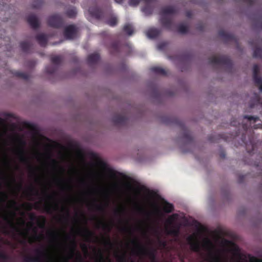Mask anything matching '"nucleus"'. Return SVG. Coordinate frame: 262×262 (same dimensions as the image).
Listing matches in <instances>:
<instances>
[{
    "label": "nucleus",
    "mask_w": 262,
    "mask_h": 262,
    "mask_svg": "<svg viewBox=\"0 0 262 262\" xmlns=\"http://www.w3.org/2000/svg\"><path fill=\"white\" fill-rule=\"evenodd\" d=\"M20 47L23 52L29 53L31 45L27 41H23L20 43Z\"/></svg>",
    "instance_id": "obj_32"
},
{
    "label": "nucleus",
    "mask_w": 262,
    "mask_h": 262,
    "mask_svg": "<svg viewBox=\"0 0 262 262\" xmlns=\"http://www.w3.org/2000/svg\"><path fill=\"white\" fill-rule=\"evenodd\" d=\"M51 163L55 166H57L58 165V163H57V162L56 160L55 159H51Z\"/></svg>",
    "instance_id": "obj_63"
},
{
    "label": "nucleus",
    "mask_w": 262,
    "mask_h": 262,
    "mask_svg": "<svg viewBox=\"0 0 262 262\" xmlns=\"http://www.w3.org/2000/svg\"><path fill=\"white\" fill-rule=\"evenodd\" d=\"M175 122L178 124L183 131V138L184 140L189 143H191L192 142V138L191 136L189 130L187 128V127L184 125L183 122L178 120L177 119H175Z\"/></svg>",
    "instance_id": "obj_10"
},
{
    "label": "nucleus",
    "mask_w": 262,
    "mask_h": 262,
    "mask_svg": "<svg viewBox=\"0 0 262 262\" xmlns=\"http://www.w3.org/2000/svg\"><path fill=\"white\" fill-rule=\"evenodd\" d=\"M118 23L117 18L116 16H112L109 18L106 21L107 24L111 27H114L117 25Z\"/></svg>",
    "instance_id": "obj_36"
},
{
    "label": "nucleus",
    "mask_w": 262,
    "mask_h": 262,
    "mask_svg": "<svg viewBox=\"0 0 262 262\" xmlns=\"http://www.w3.org/2000/svg\"><path fill=\"white\" fill-rule=\"evenodd\" d=\"M238 132H236L235 134H231V139H235L236 137H237L238 136Z\"/></svg>",
    "instance_id": "obj_62"
},
{
    "label": "nucleus",
    "mask_w": 262,
    "mask_h": 262,
    "mask_svg": "<svg viewBox=\"0 0 262 262\" xmlns=\"http://www.w3.org/2000/svg\"><path fill=\"white\" fill-rule=\"evenodd\" d=\"M100 226L102 227V228L104 230H106L108 232H110L111 230V229H112V225L109 224H107V223H106L105 222H104L103 221H99V223H98V224L97 225V228H99L100 227Z\"/></svg>",
    "instance_id": "obj_30"
},
{
    "label": "nucleus",
    "mask_w": 262,
    "mask_h": 262,
    "mask_svg": "<svg viewBox=\"0 0 262 262\" xmlns=\"http://www.w3.org/2000/svg\"><path fill=\"white\" fill-rule=\"evenodd\" d=\"M132 243L135 246V248L132 250L134 254L137 255H147L151 260H154L156 258L155 251L153 250H147L144 246L140 244L137 239H133Z\"/></svg>",
    "instance_id": "obj_4"
},
{
    "label": "nucleus",
    "mask_w": 262,
    "mask_h": 262,
    "mask_svg": "<svg viewBox=\"0 0 262 262\" xmlns=\"http://www.w3.org/2000/svg\"><path fill=\"white\" fill-rule=\"evenodd\" d=\"M76 28L74 25L67 26L64 30V36L67 39H73L76 35Z\"/></svg>",
    "instance_id": "obj_12"
},
{
    "label": "nucleus",
    "mask_w": 262,
    "mask_h": 262,
    "mask_svg": "<svg viewBox=\"0 0 262 262\" xmlns=\"http://www.w3.org/2000/svg\"><path fill=\"white\" fill-rule=\"evenodd\" d=\"M188 239H189V241H190V248H191V250L194 252L200 251V243L197 241H195V242L192 241L193 237H192V236H190L188 238Z\"/></svg>",
    "instance_id": "obj_25"
},
{
    "label": "nucleus",
    "mask_w": 262,
    "mask_h": 262,
    "mask_svg": "<svg viewBox=\"0 0 262 262\" xmlns=\"http://www.w3.org/2000/svg\"><path fill=\"white\" fill-rule=\"evenodd\" d=\"M117 260L119 262H125L126 260L125 255L124 254L117 256Z\"/></svg>",
    "instance_id": "obj_51"
},
{
    "label": "nucleus",
    "mask_w": 262,
    "mask_h": 262,
    "mask_svg": "<svg viewBox=\"0 0 262 262\" xmlns=\"http://www.w3.org/2000/svg\"><path fill=\"white\" fill-rule=\"evenodd\" d=\"M28 190L31 193H34L36 195L38 194V190L32 185L29 187Z\"/></svg>",
    "instance_id": "obj_49"
},
{
    "label": "nucleus",
    "mask_w": 262,
    "mask_h": 262,
    "mask_svg": "<svg viewBox=\"0 0 262 262\" xmlns=\"http://www.w3.org/2000/svg\"><path fill=\"white\" fill-rule=\"evenodd\" d=\"M253 57L255 58H262V49L256 48L253 52Z\"/></svg>",
    "instance_id": "obj_38"
},
{
    "label": "nucleus",
    "mask_w": 262,
    "mask_h": 262,
    "mask_svg": "<svg viewBox=\"0 0 262 262\" xmlns=\"http://www.w3.org/2000/svg\"><path fill=\"white\" fill-rule=\"evenodd\" d=\"M81 248L82 250L85 252H88V247L85 244H82L81 245Z\"/></svg>",
    "instance_id": "obj_60"
},
{
    "label": "nucleus",
    "mask_w": 262,
    "mask_h": 262,
    "mask_svg": "<svg viewBox=\"0 0 262 262\" xmlns=\"http://www.w3.org/2000/svg\"><path fill=\"white\" fill-rule=\"evenodd\" d=\"M178 217V215L177 213H174L170 215L167 220V223L169 224H171L173 221H174Z\"/></svg>",
    "instance_id": "obj_43"
},
{
    "label": "nucleus",
    "mask_w": 262,
    "mask_h": 262,
    "mask_svg": "<svg viewBox=\"0 0 262 262\" xmlns=\"http://www.w3.org/2000/svg\"><path fill=\"white\" fill-rule=\"evenodd\" d=\"M43 0H34L32 4V7L34 9H39L43 5Z\"/></svg>",
    "instance_id": "obj_39"
},
{
    "label": "nucleus",
    "mask_w": 262,
    "mask_h": 262,
    "mask_svg": "<svg viewBox=\"0 0 262 262\" xmlns=\"http://www.w3.org/2000/svg\"><path fill=\"white\" fill-rule=\"evenodd\" d=\"M166 46V43L164 42L161 43L158 45V49L159 50H162Z\"/></svg>",
    "instance_id": "obj_57"
},
{
    "label": "nucleus",
    "mask_w": 262,
    "mask_h": 262,
    "mask_svg": "<svg viewBox=\"0 0 262 262\" xmlns=\"http://www.w3.org/2000/svg\"><path fill=\"white\" fill-rule=\"evenodd\" d=\"M13 74L14 76L24 80H28L30 77L29 75L27 73L19 71H15L14 73H13Z\"/></svg>",
    "instance_id": "obj_31"
},
{
    "label": "nucleus",
    "mask_w": 262,
    "mask_h": 262,
    "mask_svg": "<svg viewBox=\"0 0 262 262\" xmlns=\"http://www.w3.org/2000/svg\"><path fill=\"white\" fill-rule=\"evenodd\" d=\"M8 206L9 208H15L17 206V202L14 200H11L8 201Z\"/></svg>",
    "instance_id": "obj_46"
},
{
    "label": "nucleus",
    "mask_w": 262,
    "mask_h": 262,
    "mask_svg": "<svg viewBox=\"0 0 262 262\" xmlns=\"http://www.w3.org/2000/svg\"><path fill=\"white\" fill-rule=\"evenodd\" d=\"M252 101H253V102H251L250 103V107L253 108L255 105H259L261 109L260 114L262 115V99L260 98L259 94L255 93L254 94V97Z\"/></svg>",
    "instance_id": "obj_20"
},
{
    "label": "nucleus",
    "mask_w": 262,
    "mask_h": 262,
    "mask_svg": "<svg viewBox=\"0 0 262 262\" xmlns=\"http://www.w3.org/2000/svg\"><path fill=\"white\" fill-rule=\"evenodd\" d=\"M107 174H108V176L111 178H112L114 179H118L117 174H118L119 176H123V174L121 173L117 172V171H116L112 169H110V168H108L107 169Z\"/></svg>",
    "instance_id": "obj_34"
},
{
    "label": "nucleus",
    "mask_w": 262,
    "mask_h": 262,
    "mask_svg": "<svg viewBox=\"0 0 262 262\" xmlns=\"http://www.w3.org/2000/svg\"><path fill=\"white\" fill-rule=\"evenodd\" d=\"M127 118L123 115H117L115 116L112 121L115 125H125L127 123Z\"/></svg>",
    "instance_id": "obj_14"
},
{
    "label": "nucleus",
    "mask_w": 262,
    "mask_h": 262,
    "mask_svg": "<svg viewBox=\"0 0 262 262\" xmlns=\"http://www.w3.org/2000/svg\"><path fill=\"white\" fill-rule=\"evenodd\" d=\"M29 219L31 221H38V219L36 215L33 213H30L29 215Z\"/></svg>",
    "instance_id": "obj_50"
},
{
    "label": "nucleus",
    "mask_w": 262,
    "mask_h": 262,
    "mask_svg": "<svg viewBox=\"0 0 262 262\" xmlns=\"http://www.w3.org/2000/svg\"><path fill=\"white\" fill-rule=\"evenodd\" d=\"M19 161L26 165H27L29 172L31 175H35V170L34 168L30 163L29 159L25 156V152L23 149H20L17 153Z\"/></svg>",
    "instance_id": "obj_8"
},
{
    "label": "nucleus",
    "mask_w": 262,
    "mask_h": 262,
    "mask_svg": "<svg viewBox=\"0 0 262 262\" xmlns=\"http://www.w3.org/2000/svg\"><path fill=\"white\" fill-rule=\"evenodd\" d=\"M100 59V55L98 53H93L89 55L87 58L88 63L92 66L97 63Z\"/></svg>",
    "instance_id": "obj_18"
},
{
    "label": "nucleus",
    "mask_w": 262,
    "mask_h": 262,
    "mask_svg": "<svg viewBox=\"0 0 262 262\" xmlns=\"http://www.w3.org/2000/svg\"><path fill=\"white\" fill-rule=\"evenodd\" d=\"M244 119H247L250 123L249 125L242 122L241 124L239 121L233 119L230 122L231 126H238V128L242 127L245 133H243L242 136V141L245 145L246 150L249 154L252 153L255 147V138L254 135L253 130L251 126L252 122L255 123L259 120V117L257 116H252L245 115L244 117Z\"/></svg>",
    "instance_id": "obj_1"
},
{
    "label": "nucleus",
    "mask_w": 262,
    "mask_h": 262,
    "mask_svg": "<svg viewBox=\"0 0 262 262\" xmlns=\"http://www.w3.org/2000/svg\"><path fill=\"white\" fill-rule=\"evenodd\" d=\"M142 11L146 14H150L152 13V8L148 5H146L142 8Z\"/></svg>",
    "instance_id": "obj_44"
},
{
    "label": "nucleus",
    "mask_w": 262,
    "mask_h": 262,
    "mask_svg": "<svg viewBox=\"0 0 262 262\" xmlns=\"http://www.w3.org/2000/svg\"><path fill=\"white\" fill-rule=\"evenodd\" d=\"M150 70L152 72L157 74L161 75H166L167 74L166 71L160 67H152Z\"/></svg>",
    "instance_id": "obj_28"
},
{
    "label": "nucleus",
    "mask_w": 262,
    "mask_h": 262,
    "mask_svg": "<svg viewBox=\"0 0 262 262\" xmlns=\"http://www.w3.org/2000/svg\"><path fill=\"white\" fill-rule=\"evenodd\" d=\"M57 70V68L53 66H48L46 68V72L48 74H54Z\"/></svg>",
    "instance_id": "obj_40"
},
{
    "label": "nucleus",
    "mask_w": 262,
    "mask_h": 262,
    "mask_svg": "<svg viewBox=\"0 0 262 262\" xmlns=\"http://www.w3.org/2000/svg\"><path fill=\"white\" fill-rule=\"evenodd\" d=\"M92 206L94 207L95 210L100 212L104 213L105 212V207L108 206V203L103 205L102 204H97L94 203L92 204Z\"/></svg>",
    "instance_id": "obj_29"
},
{
    "label": "nucleus",
    "mask_w": 262,
    "mask_h": 262,
    "mask_svg": "<svg viewBox=\"0 0 262 262\" xmlns=\"http://www.w3.org/2000/svg\"><path fill=\"white\" fill-rule=\"evenodd\" d=\"M177 11L176 9L173 6H166L162 8L160 21L163 27L169 30H171L173 25L172 19L167 15L174 14Z\"/></svg>",
    "instance_id": "obj_3"
},
{
    "label": "nucleus",
    "mask_w": 262,
    "mask_h": 262,
    "mask_svg": "<svg viewBox=\"0 0 262 262\" xmlns=\"http://www.w3.org/2000/svg\"><path fill=\"white\" fill-rule=\"evenodd\" d=\"M52 63L58 66L61 62V57L60 56H54L51 58Z\"/></svg>",
    "instance_id": "obj_37"
},
{
    "label": "nucleus",
    "mask_w": 262,
    "mask_h": 262,
    "mask_svg": "<svg viewBox=\"0 0 262 262\" xmlns=\"http://www.w3.org/2000/svg\"><path fill=\"white\" fill-rule=\"evenodd\" d=\"M57 233L54 231H50L48 232V235L52 237L55 238L56 237Z\"/></svg>",
    "instance_id": "obj_55"
},
{
    "label": "nucleus",
    "mask_w": 262,
    "mask_h": 262,
    "mask_svg": "<svg viewBox=\"0 0 262 262\" xmlns=\"http://www.w3.org/2000/svg\"><path fill=\"white\" fill-rule=\"evenodd\" d=\"M77 10L75 7L69 8L65 12V15L69 18H74L77 15Z\"/></svg>",
    "instance_id": "obj_26"
},
{
    "label": "nucleus",
    "mask_w": 262,
    "mask_h": 262,
    "mask_svg": "<svg viewBox=\"0 0 262 262\" xmlns=\"http://www.w3.org/2000/svg\"><path fill=\"white\" fill-rule=\"evenodd\" d=\"M122 230L126 232H131V228L128 227H123L122 228Z\"/></svg>",
    "instance_id": "obj_59"
},
{
    "label": "nucleus",
    "mask_w": 262,
    "mask_h": 262,
    "mask_svg": "<svg viewBox=\"0 0 262 262\" xmlns=\"http://www.w3.org/2000/svg\"><path fill=\"white\" fill-rule=\"evenodd\" d=\"M221 139H224L226 141H228L229 140L228 139V137L226 136L225 135H211L208 137V140L210 142H217L219 140Z\"/></svg>",
    "instance_id": "obj_23"
},
{
    "label": "nucleus",
    "mask_w": 262,
    "mask_h": 262,
    "mask_svg": "<svg viewBox=\"0 0 262 262\" xmlns=\"http://www.w3.org/2000/svg\"><path fill=\"white\" fill-rule=\"evenodd\" d=\"M44 210L47 213L51 214L54 210H57L58 209V205L57 203L54 204L47 203L44 205Z\"/></svg>",
    "instance_id": "obj_19"
},
{
    "label": "nucleus",
    "mask_w": 262,
    "mask_h": 262,
    "mask_svg": "<svg viewBox=\"0 0 262 262\" xmlns=\"http://www.w3.org/2000/svg\"><path fill=\"white\" fill-rule=\"evenodd\" d=\"M26 205L27 208L28 210H31L32 209V206L31 204L27 203Z\"/></svg>",
    "instance_id": "obj_64"
},
{
    "label": "nucleus",
    "mask_w": 262,
    "mask_h": 262,
    "mask_svg": "<svg viewBox=\"0 0 262 262\" xmlns=\"http://www.w3.org/2000/svg\"><path fill=\"white\" fill-rule=\"evenodd\" d=\"M34 232H35V235H34L33 237L35 240L39 241L41 238H42L43 237V235L42 234L37 235L36 230H34Z\"/></svg>",
    "instance_id": "obj_53"
},
{
    "label": "nucleus",
    "mask_w": 262,
    "mask_h": 262,
    "mask_svg": "<svg viewBox=\"0 0 262 262\" xmlns=\"http://www.w3.org/2000/svg\"><path fill=\"white\" fill-rule=\"evenodd\" d=\"M103 239H104L105 244L106 245H108V246H112V243L111 242L110 238L108 236L106 238H104L103 237Z\"/></svg>",
    "instance_id": "obj_54"
},
{
    "label": "nucleus",
    "mask_w": 262,
    "mask_h": 262,
    "mask_svg": "<svg viewBox=\"0 0 262 262\" xmlns=\"http://www.w3.org/2000/svg\"><path fill=\"white\" fill-rule=\"evenodd\" d=\"M27 21L34 29H37L39 26V21L37 17L34 14L29 15L27 17Z\"/></svg>",
    "instance_id": "obj_16"
},
{
    "label": "nucleus",
    "mask_w": 262,
    "mask_h": 262,
    "mask_svg": "<svg viewBox=\"0 0 262 262\" xmlns=\"http://www.w3.org/2000/svg\"><path fill=\"white\" fill-rule=\"evenodd\" d=\"M259 72V66L255 64L253 67V78L256 86L258 87L260 92H262V78L260 77L258 74Z\"/></svg>",
    "instance_id": "obj_9"
},
{
    "label": "nucleus",
    "mask_w": 262,
    "mask_h": 262,
    "mask_svg": "<svg viewBox=\"0 0 262 262\" xmlns=\"http://www.w3.org/2000/svg\"><path fill=\"white\" fill-rule=\"evenodd\" d=\"M162 207L163 210L165 213H169L174 210V206L165 200L163 201Z\"/></svg>",
    "instance_id": "obj_22"
},
{
    "label": "nucleus",
    "mask_w": 262,
    "mask_h": 262,
    "mask_svg": "<svg viewBox=\"0 0 262 262\" xmlns=\"http://www.w3.org/2000/svg\"><path fill=\"white\" fill-rule=\"evenodd\" d=\"M0 259H3V260H6L7 259V255L4 253H0Z\"/></svg>",
    "instance_id": "obj_56"
},
{
    "label": "nucleus",
    "mask_w": 262,
    "mask_h": 262,
    "mask_svg": "<svg viewBox=\"0 0 262 262\" xmlns=\"http://www.w3.org/2000/svg\"><path fill=\"white\" fill-rule=\"evenodd\" d=\"M62 210L65 211L66 215L63 216V219L67 221L70 217L69 210L68 208L66 207H63Z\"/></svg>",
    "instance_id": "obj_47"
},
{
    "label": "nucleus",
    "mask_w": 262,
    "mask_h": 262,
    "mask_svg": "<svg viewBox=\"0 0 262 262\" xmlns=\"http://www.w3.org/2000/svg\"><path fill=\"white\" fill-rule=\"evenodd\" d=\"M136 189L138 192H143L150 197H152L155 194V193L153 191L150 190L144 186H138Z\"/></svg>",
    "instance_id": "obj_24"
},
{
    "label": "nucleus",
    "mask_w": 262,
    "mask_h": 262,
    "mask_svg": "<svg viewBox=\"0 0 262 262\" xmlns=\"http://www.w3.org/2000/svg\"><path fill=\"white\" fill-rule=\"evenodd\" d=\"M48 25L55 28H60L63 26V20L61 16L58 14L50 16L48 19Z\"/></svg>",
    "instance_id": "obj_7"
},
{
    "label": "nucleus",
    "mask_w": 262,
    "mask_h": 262,
    "mask_svg": "<svg viewBox=\"0 0 262 262\" xmlns=\"http://www.w3.org/2000/svg\"><path fill=\"white\" fill-rule=\"evenodd\" d=\"M79 233L84 237L90 238L92 236H94V233L90 231L88 228H85L83 230H79Z\"/></svg>",
    "instance_id": "obj_27"
},
{
    "label": "nucleus",
    "mask_w": 262,
    "mask_h": 262,
    "mask_svg": "<svg viewBox=\"0 0 262 262\" xmlns=\"http://www.w3.org/2000/svg\"><path fill=\"white\" fill-rule=\"evenodd\" d=\"M219 35L226 42L236 41V38L233 34L227 33L223 30H221L219 31Z\"/></svg>",
    "instance_id": "obj_13"
},
{
    "label": "nucleus",
    "mask_w": 262,
    "mask_h": 262,
    "mask_svg": "<svg viewBox=\"0 0 262 262\" xmlns=\"http://www.w3.org/2000/svg\"><path fill=\"white\" fill-rule=\"evenodd\" d=\"M243 1L247 3L250 6H252L254 3V0H243Z\"/></svg>",
    "instance_id": "obj_61"
},
{
    "label": "nucleus",
    "mask_w": 262,
    "mask_h": 262,
    "mask_svg": "<svg viewBox=\"0 0 262 262\" xmlns=\"http://www.w3.org/2000/svg\"><path fill=\"white\" fill-rule=\"evenodd\" d=\"M123 31L128 35H131L133 33L134 29L131 24H127L124 25Z\"/></svg>",
    "instance_id": "obj_35"
},
{
    "label": "nucleus",
    "mask_w": 262,
    "mask_h": 262,
    "mask_svg": "<svg viewBox=\"0 0 262 262\" xmlns=\"http://www.w3.org/2000/svg\"><path fill=\"white\" fill-rule=\"evenodd\" d=\"M178 32L181 34H185L188 31V28L186 26L183 24H180L178 26Z\"/></svg>",
    "instance_id": "obj_41"
},
{
    "label": "nucleus",
    "mask_w": 262,
    "mask_h": 262,
    "mask_svg": "<svg viewBox=\"0 0 262 262\" xmlns=\"http://www.w3.org/2000/svg\"><path fill=\"white\" fill-rule=\"evenodd\" d=\"M4 220L7 222L10 228L14 231L18 232L19 235L23 236H27L28 234V231H21L17 227L11 219H9L7 216H4Z\"/></svg>",
    "instance_id": "obj_11"
},
{
    "label": "nucleus",
    "mask_w": 262,
    "mask_h": 262,
    "mask_svg": "<svg viewBox=\"0 0 262 262\" xmlns=\"http://www.w3.org/2000/svg\"><path fill=\"white\" fill-rule=\"evenodd\" d=\"M161 31L157 28H151L148 30L146 35L150 38H155L160 34Z\"/></svg>",
    "instance_id": "obj_21"
},
{
    "label": "nucleus",
    "mask_w": 262,
    "mask_h": 262,
    "mask_svg": "<svg viewBox=\"0 0 262 262\" xmlns=\"http://www.w3.org/2000/svg\"><path fill=\"white\" fill-rule=\"evenodd\" d=\"M114 212L116 215L120 216L125 213V209L124 208H119L116 209Z\"/></svg>",
    "instance_id": "obj_42"
},
{
    "label": "nucleus",
    "mask_w": 262,
    "mask_h": 262,
    "mask_svg": "<svg viewBox=\"0 0 262 262\" xmlns=\"http://www.w3.org/2000/svg\"><path fill=\"white\" fill-rule=\"evenodd\" d=\"M141 0H129V3L130 6H137Z\"/></svg>",
    "instance_id": "obj_52"
},
{
    "label": "nucleus",
    "mask_w": 262,
    "mask_h": 262,
    "mask_svg": "<svg viewBox=\"0 0 262 262\" xmlns=\"http://www.w3.org/2000/svg\"><path fill=\"white\" fill-rule=\"evenodd\" d=\"M66 238L68 240H70V253L71 255V257H73L75 254H76V259L78 261H81L82 260V255L78 251L76 252V247L77 244L75 241V237L71 238V236L69 235H66Z\"/></svg>",
    "instance_id": "obj_6"
},
{
    "label": "nucleus",
    "mask_w": 262,
    "mask_h": 262,
    "mask_svg": "<svg viewBox=\"0 0 262 262\" xmlns=\"http://www.w3.org/2000/svg\"><path fill=\"white\" fill-rule=\"evenodd\" d=\"M66 188H67L69 190H72V186L71 185H64L62 187V190H64L66 189Z\"/></svg>",
    "instance_id": "obj_58"
},
{
    "label": "nucleus",
    "mask_w": 262,
    "mask_h": 262,
    "mask_svg": "<svg viewBox=\"0 0 262 262\" xmlns=\"http://www.w3.org/2000/svg\"><path fill=\"white\" fill-rule=\"evenodd\" d=\"M38 248L35 250V256L25 255L23 258V262H60L53 257L49 256L47 250L43 248Z\"/></svg>",
    "instance_id": "obj_2"
},
{
    "label": "nucleus",
    "mask_w": 262,
    "mask_h": 262,
    "mask_svg": "<svg viewBox=\"0 0 262 262\" xmlns=\"http://www.w3.org/2000/svg\"><path fill=\"white\" fill-rule=\"evenodd\" d=\"M209 62L212 64L224 66L228 70L232 68V62L231 59L225 55L212 56L209 58Z\"/></svg>",
    "instance_id": "obj_5"
},
{
    "label": "nucleus",
    "mask_w": 262,
    "mask_h": 262,
    "mask_svg": "<svg viewBox=\"0 0 262 262\" xmlns=\"http://www.w3.org/2000/svg\"><path fill=\"white\" fill-rule=\"evenodd\" d=\"M91 15L96 19H101L103 16V12L97 7H91L89 9Z\"/></svg>",
    "instance_id": "obj_15"
},
{
    "label": "nucleus",
    "mask_w": 262,
    "mask_h": 262,
    "mask_svg": "<svg viewBox=\"0 0 262 262\" xmlns=\"http://www.w3.org/2000/svg\"><path fill=\"white\" fill-rule=\"evenodd\" d=\"M119 51V43L118 41L112 42L110 46V52L114 54Z\"/></svg>",
    "instance_id": "obj_33"
},
{
    "label": "nucleus",
    "mask_w": 262,
    "mask_h": 262,
    "mask_svg": "<svg viewBox=\"0 0 262 262\" xmlns=\"http://www.w3.org/2000/svg\"><path fill=\"white\" fill-rule=\"evenodd\" d=\"M35 38L41 47H46L48 42V37L47 35L43 33L37 35Z\"/></svg>",
    "instance_id": "obj_17"
},
{
    "label": "nucleus",
    "mask_w": 262,
    "mask_h": 262,
    "mask_svg": "<svg viewBox=\"0 0 262 262\" xmlns=\"http://www.w3.org/2000/svg\"><path fill=\"white\" fill-rule=\"evenodd\" d=\"M168 233L170 235H172L175 236L178 235L179 233V229H171L168 231Z\"/></svg>",
    "instance_id": "obj_45"
},
{
    "label": "nucleus",
    "mask_w": 262,
    "mask_h": 262,
    "mask_svg": "<svg viewBox=\"0 0 262 262\" xmlns=\"http://www.w3.org/2000/svg\"><path fill=\"white\" fill-rule=\"evenodd\" d=\"M1 200L2 201L5 202L8 200V195L7 193L5 192H2L1 193Z\"/></svg>",
    "instance_id": "obj_48"
}]
</instances>
